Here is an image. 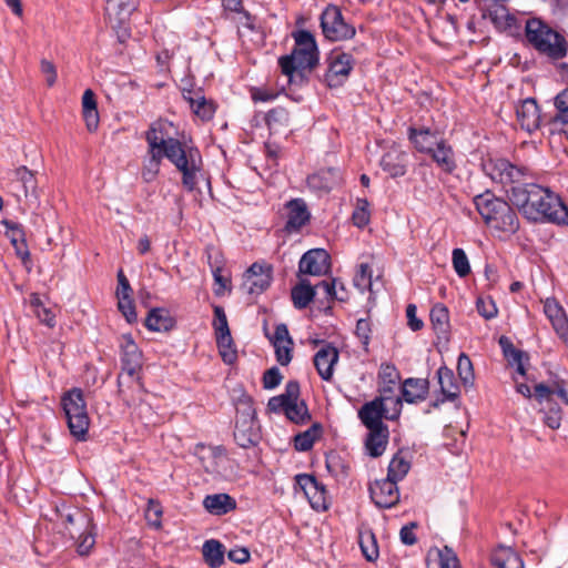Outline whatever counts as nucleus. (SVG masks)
I'll list each match as a JSON object with an SVG mask.
<instances>
[{
  "instance_id": "1",
  "label": "nucleus",
  "mask_w": 568,
  "mask_h": 568,
  "mask_svg": "<svg viewBox=\"0 0 568 568\" xmlns=\"http://www.w3.org/2000/svg\"><path fill=\"white\" fill-rule=\"evenodd\" d=\"M513 204L531 221L546 220L568 225V207L550 190L538 184H525L513 192Z\"/></svg>"
},
{
  "instance_id": "2",
  "label": "nucleus",
  "mask_w": 568,
  "mask_h": 568,
  "mask_svg": "<svg viewBox=\"0 0 568 568\" xmlns=\"http://www.w3.org/2000/svg\"><path fill=\"white\" fill-rule=\"evenodd\" d=\"M122 374L118 378L119 392L129 407L139 409V415L151 413V407L141 397L144 394L138 378L142 366V353L129 334L122 335L121 344Z\"/></svg>"
},
{
  "instance_id": "3",
  "label": "nucleus",
  "mask_w": 568,
  "mask_h": 568,
  "mask_svg": "<svg viewBox=\"0 0 568 568\" xmlns=\"http://www.w3.org/2000/svg\"><path fill=\"white\" fill-rule=\"evenodd\" d=\"M474 203L486 225L494 231L514 234L519 229L516 212L506 201L493 193L485 192L475 196Z\"/></svg>"
},
{
  "instance_id": "4",
  "label": "nucleus",
  "mask_w": 568,
  "mask_h": 568,
  "mask_svg": "<svg viewBox=\"0 0 568 568\" xmlns=\"http://www.w3.org/2000/svg\"><path fill=\"white\" fill-rule=\"evenodd\" d=\"M165 158L182 173V184L187 191H193L202 170V156L197 149L172 140L166 149Z\"/></svg>"
},
{
  "instance_id": "5",
  "label": "nucleus",
  "mask_w": 568,
  "mask_h": 568,
  "mask_svg": "<svg viewBox=\"0 0 568 568\" xmlns=\"http://www.w3.org/2000/svg\"><path fill=\"white\" fill-rule=\"evenodd\" d=\"M525 31L528 42L540 53L552 59H561L567 54L568 44L564 36L541 20H528Z\"/></svg>"
},
{
  "instance_id": "6",
  "label": "nucleus",
  "mask_w": 568,
  "mask_h": 568,
  "mask_svg": "<svg viewBox=\"0 0 568 568\" xmlns=\"http://www.w3.org/2000/svg\"><path fill=\"white\" fill-rule=\"evenodd\" d=\"M483 170L494 182L499 183L513 202V192L523 187L531 178L529 170L525 166L513 164L506 159H488L483 163Z\"/></svg>"
},
{
  "instance_id": "7",
  "label": "nucleus",
  "mask_w": 568,
  "mask_h": 568,
  "mask_svg": "<svg viewBox=\"0 0 568 568\" xmlns=\"http://www.w3.org/2000/svg\"><path fill=\"white\" fill-rule=\"evenodd\" d=\"M62 408L70 433L78 440H84L90 426L83 392L80 388L68 390L61 398Z\"/></svg>"
},
{
  "instance_id": "8",
  "label": "nucleus",
  "mask_w": 568,
  "mask_h": 568,
  "mask_svg": "<svg viewBox=\"0 0 568 568\" xmlns=\"http://www.w3.org/2000/svg\"><path fill=\"white\" fill-rule=\"evenodd\" d=\"M402 406V398L377 396L361 407L358 417L368 430L385 428L383 418L396 419L400 415Z\"/></svg>"
},
{
  "instance_id": "9",
  "label": "nucleus",
  "mask_w": 568,
  "mask_h": 568,
  "mask_svg": "<svg viewBox=\"0 0 568 568\" xmlns=\"http://www.w3.org/2000/svg\"><path fill=\"white\" fill-rule=\"evenodd\" d=\"M295 48L291 55L280 58L282 70H291L292 64L300 68H315L318 62V50L313 34L306 30L294 34Z\"/></svg>"
},
{
  "instance_id": "10",
  "label": "nucleus",
  "mask_w": 568,
  "mask_h": 568,
  "mask_svg": "<svg viewBox=\"0 0 568 568\" xmlns=\"http://www.w3.org/2000/svg\"><path fill=\"white\" fill-rule=\"evenodd\" d=\"M234 439L242 448L252 447L260 439L256 412L248 398L242 399L236 407Z\"/></svg>"
},
{
  "instance_id": "11",
  "label": "nucleus",
  "mask_w": 568,
  "mask_h": 568,
  "mask_svg": "<svg viewBox=\"0 0 568 568\" xmlns=\"http://www.w3.org/2000/svg\"><path fill=\"white\" fill-rule=\"evenodd\" d=\"M321 27L324 36L331 41L348 40L355 36V28L345 22L336 6H328L323 11Z\"/></svg>"
},
{
  "instance_id": "12",
  "label": "nucleus",
  "mask_w": 568,
  "mask_h": 568,
  "mask_svg": "<svg viewBox=\"0 0 568 568\" xmlns=\"http://www.w3.org/2000/svg\"><path fill=\"white\" fill-rule=\"evenodd\" d=\"M272 274L271 264L255 262L244 273L240 290L246 295H260L271 285Z\"/></svg>"
},
{
  "instance_id": "13",
  "label": "nucleus",
  "mask_w": 568,
  "mask_h": 568,
  "mask_svg": "<svg viewBox=\"0 0 568 568\" xmlns=\"http://www.w3.org/2000/svg\"><path fill=\"white\" fill-rule=\"evenodd\" d=\"M327 61L328 69L325 74V82L329 88H337L347 80L353 69L354 60L348 53L333 51Z\"/></svg>"
},
{
  "instance_id": "14",
  "label": "nucleus",
  "mask_w": 568,
  "mask_h": 568,
  "mask_svg": "<svg viewBox=\"0 0 568 568\" xmlns=\"http://www.w3.org/2000/svg\"><path fill=\"white\" fill-rule=\"evenodd\" d=\"M263 329L270 343L274 347L276 361L282 366L288 365L292 361L294 343L288 333L287 326L284 323H281L276 325L273 333H270L268 327L265 324Z\"/></svg>"
},
{
  "instance_id": "15",
  "label": "nucleus",
  "mask_w": 568,
  "mask_h": 568,
  "mask_svg": "<svg viewBox=\"0 0 568 568\" xmlns=\"http://www.w3.org/2000/svg\"><path fill=\"white\" fill-rule=\"evenodd\" d=\"M207 263L211 267L214 278V293L217 296H223L231 292V275L225 270L224 257L222 253L213 246L206 247Z\"/></svg>"
},
{
  "instance_id": "16",
  "label": "nucleus",
  "mask_w": 568,
  "mask_h": 568,
  "mask_svg": "<svg viewBox=\"0 0 568 568\" xmlns=\"http://www.w3.org/2000/svg\"><path fill=\"white\" fill-rule=\"evenodd\" d=\"M331 268V256L324 248H312L304 253L298 263V272L321 276Z\"/></svg>"
},
{
  "instance_id": "17",
  "label": "nucleus",
  "mask_w": 568,
  "mask_h": 568,
  "mask_svg": "<svg viewBox=\"0 0 568 568\" xmlns=\"http://www.w3.org/2000/svg\"><path fill=\"white\" fill-rule=\"evenodd\" d=\"M369 495L379 508H392L399 501L397 483L389 478L377 479L369 485Z\"/></svg>"
},
{
  "instance_id": "18",
  "label": "nucleus",
  "mask_w": 568,
  "mask_h": 568,
  "mask_svg": "<svg viewBox=\"0 0 568 568\" xmlns=\"http://www.w3.org/2000/svg\"><path fill=\"white\" fill-rule=\"evenodd\" d=\"M314 344H320V341L315 339ZM339 354L335 346L321 342V348L314 355V365L322 379L328 382L333 378Z\"/></svg>"
},
{
  "instance_id": "19",
  "label": "nucleus",
  "mask_w": 568,
  "mask_h": 568,
  "mask_svg": "<svg viewBox=\"0 0 568 568\" xmlns=\"http://www.w3.org/2000/svg\"><path fill=\"white\" fill-rule=\"evenodd\" d=\"M296 483L304 491L314 509H326L325 488L314 476L300 474L296 476Z\"/></svg>"
},
{
  "instance_id": "20",
  "label": "nucleus",
  "mask_w": 568,
  "mask_h": 568,
  "mask_svg": "<svg viewBox=\"0 0 568 568\" xmlns=\"http://www.w3.org/2000/svg\"><path fill=\"white\" fill-rule=\"evenodd\" d=\"M219 353L223 362L232 365L237 359V351L229 327V322H214Z\"/></svg>"
},
{
  "instance_id": "21",
  "label": "nucleus",
  "mask_w": 568,
  "mask_h": 568,
  "mask_svg": "<svg viewBox=\"0 0 568 568\" xmlns=\"http://www.w3.org/2000/svg\"><path fill=\"white\" fill-rule=\"evenodd\" d=\"M183 98L189 102L193 113L202 121H209L215 113V104L207 100L202 90H184Z\"/></svg>"
},
{
  "instance_id": "22",
  "label": "nucleus",
  "mask_w": 568,
  "mask_h": 568,
  "mask_svg": "<svg viewBox=\"0 0 568 568\" xmlns=\"http://www.w3.org/2000/svg\"><path fill=\"white\" fill-rule=\"evenodd\" d=\"M399 379L400 374L396 366L390 363H383L378 371L379 397L400 398V396L395 395Z\"/></svg>"
},
{
  "instance_id": "23",
  "label": "nucleus",
  "mask_w": 568,
  "mask_h": 568,
  "mask_svg": "<svg viewBox=\"0 0 568 568\" xmlns=\"http://www.w3.org/2000/svg\"><path fill=\"white\" fill-rule=\"evenodd\" d=\"M517 120L527 132H532L540 125V112L531 98L524 100L516 109Z\"/></svg>"
},
{
  "instance_id": "24",
  "label": "nucleus",
  "mask_w": 568,
  "mask_h": 568,
  "mask_svg": "<svg viewBox=\"0 0 568 568\" xmlns=\"http://www.w3.org/2000/svg\"><path fill=\"white\" fill-rule=\"evenodd\" d=\"M407 155L405 152L393 145L381 160L382 169L392 178L403 176L406 173Z\"/></svg>"
},
{
  "instance_id": "25",
  "label": "nucleus",
  "mask_w": 568,
  "mask_h": 568,
  "mask_svg": "<svg viewBox=\"0 0 568 568\" xmlns=\"http://www.w3.org/2000/svg\"><path fill=\"white\" fill-rule=\"evenodd\" d=\"M481 10L484 18H488L499 30L510 29L516 22V19L498 0H493L489 6H483Z\"/></svg>"
},
{
  "instance_id": "26",
  "label": "nucleus",
  "mask_w": 568,
  "mask_h": 568,
  "mask_svg": "<svg viewBox=\"0 0 568 568\" xmlns=\"http://www.w3.org/2000/svg\"><path fill=\"white\" fill-rule=\"evenodd\" d=\"M287 209V222L286 230L298 231L303 225H305L311 217L306 203L302 199L291 200L286 204Z\"/></svg>"
},
{
  "instance_id": "27",
  "label": "nucleus",
  "mask_w": 568,
  "mask_h": 568,
  "mask_svg": "<svg viewBox=\"0 0 568 568\" xmlns=\"http://www.w3.org/2000/svg\"><path fill=\"white\" fill-rule=\"evenodd\" d=\"M338 182V172L334 169L321 170L307 178V186L318 195L328 193Z\"/></svg>"
},
{
  "instance_id": "28",
  "label": "nucleus",
  "mask_w": 568,
  "mask_h": 568,
  "mask_svg": "<svg viewBox=\"0 0 568 568\" xmlns=\"http://www.w3.org/2000/svg\"><path fill=\"white\" fill-rule=\"evenodd\" d=\"M429 383L425 378H407L403 382L400 392L402 400L408 404L422 402L428 394Z\"/></svg>"
},
{
  "instance_id": "29",
  "label": "nucleus",
  "mask_w": 568,
  "mask_h": 568,
  "mask_svg": "<svg viewBox=\"0 0 568 568\" xmlns=\"http://www.w3.org/2000/svg\"><path fill=\"white\" fill-rule=\"evenodd\" d=\"M552 395H557L568 405V390L564 381L556 379L550 384L540 383L535 386V397L540 404L552 402Z\"/></svg>"
},
{
  "instance_id": "30",
  "label": "nucleus",
  "mask_w": 568,
  "mask_h": 568,
  "mask_svg": "<svg viewBox=\"0 0 568 568\" xmlns=\"http://www.w3.org/2000/svg\"><path fill=\"white\" fill-rule=\"evenodd\" d=\"M437 377L443 398L434 403L435 407L445 400L453 402L459 396V387L455 381V375L452 369L446 366L439 367L437 371Z\"/></svg>"
},
{
  "instance_id": "31",
  "label": "nucleus",
  "mask_w": 568,
  "mask_h": 568,
  "mask_svg": "<svg viewBox=\"0 0 568 568\" xmlns=\"http://www.w3.org/2000/svg\"><path fill=\"white\" fill-rule=\"evenodd\" d=\"M138 8V0H106L105 13L110 22L123 23Z\"/></svg>"
},
{
  "instance_id": "32",
  "label": "nucleus",
  "mask_w": 568,
  "mask_h": 568,
  "mask_svg": "<svg viewBox=\"0 0 568 568\" xmlns=\"http://www.w3.org/2000/svg\"><path fill=\"white\" fill-rule=\"evenodd\" d=\"M165 126L166 123L162 121H158L151 124L145 134V139L149 145L148 151L164 152L166 155V149L173 139H166L168 133L165 132Z\"/></svg>"
},
{
  "instance_id": "33",
  "label": "nucleus",
  "mask_w": 568,
  "mask_h": 568,
  "mask_svg": "<svg viewBox=\"0 0 568 568\" xmlns=\"http://www.w3.org/2000/svg\"><path fill=\"white\" fill-rule=\"evenodd\" d=\"M409 140L419 152L428 153L440 142L442 138L428 128L419 130L410 128Z\"/></svg>"
},
{
  "instance_id": "34",
  "label": "nucleus",
  "mask_w": 568,
  "mask_h": 568,
  "mask_svg": "<svg viewBox=\"0 0 568 568\" xmlns=\"http://www.w3.org/2000/svg\"><path fill=\"white\" fill-rule=\"evenodd\" d=\"M204 508L212 515H225L236 508V501L227 494H213L205 496Z\"/></svg>"
},
{
  "instance_id": "35",
  "label": "nucleus",
  "mask_w": 568,
  "mask_h": 568,
  "mask_svg": "<svg viewBox=\"0 0 568 568\" xmlns=\"http://www.w3.org/2000/svg\"><path fill=\"white\" fill-rule=\"evenodd\" d=\"M498 343L508 364L516 367V372L519 375L525 376L526 368L524 365V358H527L526 354L523 351L515 348L507 336H500Z\"/></svg>"
},
{
  "instance_id": "36",
  "label": "nucleus",
  "mask_w": 568,
  "mask_h": 568,
  "mask_svg": "<svg viewBox=\"0 0 568 568\" xmlns=\"http://www.w3.org/2000/svg\"><path fill=\"white\" fill-rule=\"evenodd\" d=\"M61 519L67 524L65 529L69 531L70 529H82L89 528L90 521L92 520L90 515L83 510L72 509L63 506L61 509H58Z\"/></svg>"
},
{
  "instance_id": "37",
  "label": "nucleus",
  "mask_w": 568,
  "mask_h": 568,
  "mask_svg": "<svg viewBox=\"0 0 568 568\" xmlns=\"http://www.w3.org/2000/svg\"><path fill=\"white\" fill-rule=\"evenodd\" d=\"M61 519L67 524L65 529L69 531L70 529H82L89 528L90 521L92 520L90 515L83 510L72 509L63 506L61 509H58Z\"/></svg>"
},
{
  "instance_id": "38",
  "label": "nucleus",
  "mask_w": 568,
  "mask_h": 568,
  "mask_svg": "<svg viewBox=\"0 0 568 568\" xmlns=\"http://www.w3.org/2000/svg\"><path fill=\"white\" fill-rule=\"evenodd\" d=\"M437 165L445 172H453L456 168L452 148L442 139L440 142L428 152Z\"/></svg>"
},
{
  "instance_id": "39",
  "label": "nucleus",
  "mask_w": 568,
  "mask_h": 568,
  "mask_svg": "<svg viewBox=\"0 0 568 568\" xmlns=\"http://www.w3.org/2000/svg\"><path fill=\"white\" fill-rule=\"evenodd\" d=\"M388 443L387 427L381 429H369L365 445L368 455L376 458L384 454Z\"/></svg>"
},
{
  "instance_id": "40",
  "label": "nucleus",
  "mask_w": 568,
  "mask_h": 568,
  "mask_svg": "<svg viewBox=\"0 0 568 568\" xmlns=\"http://www.w3.org/2000/svg\"><path fill=\"white\" fill-rule=\"evenodd\" d=\"M555 106L558 114L545 125L549 134H555V129L561 124H568V89L562 90L555 98Z\"/></svg>"
},
{
  "instance_id": "41",
  "label": "nucleus",
  "mask_w": 568,
  "mask_h": 568,
  "mask_svg": "<svg viewBox=\"0 0 568 568\" xmlns=\"http://www.w3.org/2000/svg\"><path fill=\"white\" fill-rule=\"evenodd\" d=\"M92 520L90 521L89 528L82 529H70L69 535L72 538H77V551L79 555L84 556L90 552L95 544V534Z\"/></svg>"
},
{
  "instance_id": "42",
  "label": "nucleus",
  "mask_w": 568,
  "mask_h": 568,
  "mask_svg": "<svg viewBox=\"0 0 568 568\" xmlns=\"http://www.w3.org/2000/svg\"><path fill=\"white\" fill-rule=\"evenodd\" d=\"M316 286L313 287L308 281L302 280L292 288L291 296L295 307L304 308L320 293Z\"/></svg>"
},
{
  "instance_id": "43",
  "label": "nucleus",
  "mask_w": 568,
  "mask_h": 568,
  "mask_svg": "<svg viewBox=\"0 0 568 568\" xmlns=\"http://www.w3.org/2000/svg\"><path fill=\"white\" fill-rule=\"evenodd\" d=\"M317 291H322L323 295L327 300H336L338 302H345L348 300V292L345 284L333 278L332 281H322L316 285Z\"/></svg>"
},
{
  "instance_id": "44",
  "label": "nucleus",
  "mask_w": 568,
  "mask_h": 568,
  "mask_svg": "<svg viewBox=\"0 0 568 568\" xmlns=\"http://www.w3.org/2000/svg\"><path fill=\"white\" fill-rule=\"evenodd\" d=\"M163 156H165L164 152L148 151L141 172L142 179L145 182L150 183L156 179Z\"/></svg>"
},
{
  "instance_id": "45",
  "label": "nucleus",
  "mask_w": 568,
  "mask_h": 568,
  "mask_svg": "<svg viewBox=\"0 0 568 568\" xmlns=\"http://www.w3.org/2000/svg\"><path fill=\"white\" fill-rule=\"evenodd\" d=\"M202 551L205 561L212 568H217L224 562V546L219 540H206L203 544Z\"/></svg>"
},
{
  "instance_id": "46",
  "label": "nucleus",
  "mask_w": 568,
  "mask_h": 568,
  "mask_svg": "<svg viewBox=\"0 0 568 568\" xmlns=\"http://www.w3.org/2000/svg\"><path fill=\"white\" fill-rule=\"evenodd\" d=\"M14 174L17 181L21 184L23 189L24 196L27 199L32 197L37 200V179L34 172L29 170L27 166H20L16 170Z\"/></svg>"
},
{
  "instance_id": "47",
  "label": "nucleus",
  "mask_w": 568,
  "mask_h": 568,
  "mask_svg": "<svg viewBox=\"0 0 568 568\" xmlns=\"http://www.w3.org/2000/svg\"><path fill=\"white\" fill-rule=\"evenodd\" d=\"M372 267L367 263H362L358 265V268L354 275L353 284L356 288H358L362 293H364L366 290L369 291V297L372 298L373 294V281H372Z\"/></svg>"
},
{
  "instance_id": "48",
  "label": "nucleus",
  "mask_w": 568,
  "mask_h": 568,
  "mask_svg": "<svg viewBox=\"0 0 568 568\" xmlns=\"http://www.w3.org/2000/svg\"><path fill=\"white\" fill-rule=\"evenodd\" d=\"M409 469L410 463L404 456L396 454L388 465L387 478L398 483L408 474Z\"/></svg>"
},
{
  "instance_id": "49",
  "label": "nucleus",
  "mask_w": 568,
  "mask_h": 568,
  "mask_svg": "<svg viewBox=\"0 0 568 568\" xmlns=\"http://www.w3.org/2000/svg\"><path fill=\"white\" fill-rule=\"evenodd\" d=\"M358 542L364 557L368 561H374L378 558L377 541L372 530L362 531Z\"/></svg>"
},
{
  "instance_id": "50",
  "label": "nucleus",
  "mask_w": 568,
  "mask_h": 568,
  "mask_svg": "<svg viewBox=\"0 0 568 568\" xmlns=\"http://www.w3.org/2000/svg\"><path fill=\"white\" fill-rule=\"evenodd\" d=\"M493 564L497 568H524V562L518 554L509 548L493 557Z\"/></svg>"
},
{
  "instance_id": "51",
  "label": "nucleus",
  "mask_w": 568,
  "mask_h": 568,
  "mask_svg": "<svg viewBox=\"0 0 568 568\" xmlns=\"http://www.w3.org/2000/svg\"><path fill=\"white\" fill-rule=\"evenodd\" d=\"M321 426L313 425L304 433L297 434L294 439V446L298 452H306L312 448L315 439L320 436Z\"/></svg>"
},
{
  "instance_id": "52",
  "label": "nucleus",
  "mask_w": 568,
  "mask_h": 568,
  "mask_svg": "<svg viewBox=\"0 0 568 568\" xmlns=\"http://www.w3.org/2000/svg\"><path fill=\"white\" fill-rule=\"evenodd\" d=\"M457 372L459 378L466 387L474 385L475 374L473 363L465 353H462L458 357Z\"/></svg>"
},
{
  "instance_id": "53",
  "label": "nucleus",
  "mask_w": 568,
  "mask_h": 568,
  "mask_svg": "<svg viewBox=\"0 0 568 568\" xmlns=\"http://www.w3.org/2000/svg\"><path fill=\"white\" fill-rule=\"evenodd\" d=\"M265 120L271 130L277 131L288 125L290 115L286 109L277 106L268 111Z\"/></svg>"
},
{
  "instance_id": "54",
  "label": "nucleus",
  "mask_w": 568,
  "mask_h": 568,
  "mask_svg": "<svg viewBox=\"0 0 568 568\" xmlns=\"http://www.w3.org/2000/svg\"><path fill=\"white\" fill-rule=\"evenodd\" d=\"M354 225L365 227L371 221L369 203L366 199H357L355 210L352 214Z\"/></svg>"
},
{
  "instance_id": "55",
  "label": "nucleus",
  "mask_w": 568,
  "mask_h": 568,
  "mask_svg": "<svg viewBox=\"0 0 568 568\" xmlns=\"http://www.w3.org/2000/svg\"><path fill=\"white\" fill-rule=\"evenodd\" d=\"M452 263L459 277H465L470 273V264L463 248H454L452 253Z\"/></svg>"
},
{
  "instance_id": "56",
  "label": "nucleus",
  "mask_w": 568,
  "mask_h": 568,
  "mask_svg": "<svg viewBox=\"0 0 568 568\" xmlns=\"http://www.w3.org/2000/svg\"><path fill=\"white\" fill-rule=\"evenodd\" d=\"M285 416L296 424H303L310 418L307 407L301 400L290 403Z\"/></svg>"
},
{
  "instance_id": "57",
  "label": "nucleus",
  "mask_w": 568,
  "mask_h": 568,
  "mask_svg": "<svg viewBox=\"0 0 568 568\" xmlns=\"http://www.w3.org/2000/svg\"><path fill=\"white\" fill-rule=\"evenodd\" d=\"M11 244L13 245L16 253L23 261L29 260L30 253L27 247V244L23 239V233L19 227H12L10 232H8Z\"/></svg>"
},
{
  "instance_id": "58",
  "label": "nucleus",
  "mask_w": 568,
  "mask_h": 568,
  "mask_svg": "<svg viewBox=\"0 0 568 568\" xmlns=\"http://www.w3.org/2000/svg\"><path fill=\"white\" fill-rule=\"evenodd\" d=\"M546 404L548 406L547 410L545 412L544 423L551 429H558L562 419L561 408L552 402Z\"/></svg>"
},
{
  "instance_id": "59",
  "label": "nucleus",
  "mask_w": 568,
  "mask_h": 568,
  "mask_svg": "<svg viewBox=\"0 0 568 568\" xmlns=\"http://www.w3.org/2000/svg\"><path fill=\"white\" fill-rule=\"evenodd\" d=\"M313 69L314 68H300L298 65L292 64L291 70H282V72L288 78L290 83L302 85L307 81V77Z\"/></svg>"
},
{
  "instance_id": "60",
  "label": "nucleus",
  "mask_w": 568,
  "mask_h": 568,
  "mask_svg": "<svg viewBox=\"0 0 568 568\" xmlns=\"http://www.w3.org/2000/svg\"><path fill=\"white\" fill-rule=\"evenodd\" d=\"M476 306H477L478 314L486 320L494 318L498 313L495 302L489 296L479 297L477 300Z\"/></svg>"
},
{
  "instance_id": "61",
  "label": "nucleus",
  "mask_w": 568,
  "mask_h": 568,
  "mask_svg": "<svg viewBox=\"0 0 568 568\" xmlns=\"http://www.w3.org/2000/svg\"><path fill=\"white\" fill-rule=\"evenodd\" d=\"M439 568H460L456 552L448 546L438 551Z\"/></svg>"
},
{
  "instance_id": "62",
  "label": "nucleus",
  "mask_w": 568,
  "mask_h": 568,
  "mask_svg": "<svg viewBox=\"0 0 568 568\" xmlns=\"http://www.w3.org/2000/svg\"><path fill=\"white\" fill-rule=\"evenodd\" d=\"M118 307L125 320H132L135 316L133 300L131 293L129 294H116Z\"/></svg>"
},
{
  "instance_id": "63",
  "label": "nucleus",
  "mask_w": 568,
  "mask_h": 568,
  "mask_svg": "<svg viewBox=\"0 0 568 568\" xmlns=\"http://www.w3.org/2000/svg\"><path fill=\"white\" fill-rule=\"evenodd\" d=\"M544 313L548 320H562L566 316L562 307L554 298L545 301Z\"/></svg>"
},
{
  "instance_id": "64",
  "label": "nucleus",
  "mask_w": 568,
  "mask_h": 568,
  "mask_svg": "<svg viewBox=\"0 0 568 568\" xmlns=\"http://www.w3.org/2000/svg\"><path fill=\"white\" fill-rule=\"evenodd\" d=\"M282 374L277 367L267 369L263 375V386L266 389H273L282 382Z\"/></svg>"
}]
</instances>
